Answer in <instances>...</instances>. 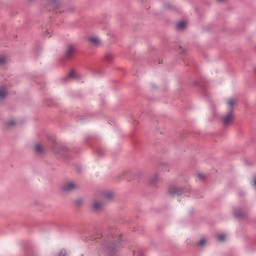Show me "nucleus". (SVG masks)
<instances>
[{
	"label": "nucleus",
	"mask_w": 256,
	"mask_h": 256,
	"mask_svg": "<svg viewBox=\"0 0 256 256\" xmlns=\"http://www.w3.org/2000/svg\"><path fill=\"white\" fill-rule=\"evenodd\" d=\"M113 199V193L112 192H105L102 195V201L101 200H94L92 203V209L93 211H102L103 207H105V203L107 201H111Z\"/></svg>",
	"instance_id": "f257e3e1"
},
{
	"label": "nucleus",
	"mask_w": 256,
	"mask_h": 256,
	"mask_svg": "<svg viewBox=\"0 0 256 256\" xmlns=\"http://www.w3.org/2000/svg\"><path fill=\"white\" fill-rule=\"evenodd\" d=\"M237 104V98H230L227 101L229 113L222 118L223 125H231L233 122V107Z\"/></svg>",
	"instance_id": "f03ea898"
},
{
	"label": "nucleus",
	"mask_w": 256,
	"mask_h": 256,
	"mask_svg": "<svg viewBox=\"0 0 256 256\" xmlns=\"http://www.w3.org/2000/svg\"><path fill=\"white\" fill-rule=\"evenodd\" d=\"M168 193L171 195V197H177L183 193V189L177 186H171L168 190Z\"/></svg>",
	"instance_id": "7ed1b4c3"
},
{
	"label": "nucleus",
	"mask_w": 256,
	"mask_h": 256,
	"mask_svg": "<svg viewBox=\"0 0 256 256\" xmlns=\"http://www.w3.org/2000/svg\"><path fill=\"white\" fill-rule=\"evenodd\" d=\"M74 189H77V184L73 182H67L63 185V191H66L69 193V191H74Z\"/></svg>",
	"instance_id": "20e7f679"
},
{
	"label": "nucleus",
	"mask_w": 256,
	"mask_h": 256,
	"mask_svg": "<svg viewBox=\"0 0 256 256\" xmlns=\"http://www.w3.org/2000/svg\"><path fill=\"white\" fill-rule=\"evenodd\" d=\"M76 48L73 45H68L66 48V57L71 58L75 55Z\"/></svg>",
	"instance_id": "39448f33"
},
{
	"label": "nucleus",
	"mask_w": 256,
	"mask_h": 256,
	"mask_svg": "<svg viewBox=\"0 0 256 256\" xmlns=\"http://www.w3.org/2000/svg\"><path fill=\"white\" fill-rule=\"evenodd\" d=\"M52 3H55L56 13H61V10L65 8L63 4L59 0H49Z\"/></svg>",
	"instance_id": "423d86ee"
},
{
	"label": "nucleus",
	"mask_w": 256,
	"mask_h": 256,
	"mask_svg": "<svg viewBox=\"0 0 256 256\" xmlns=\"http://www.w3.org/2000/svg\"><path fill=\"white\" fill-rule=\"evenodd\" d=\"M89 41L95 47L99 46V44L101 43V39H99L98 37H91L89 38Z\"/></svg>",
	"instance_id": "0eeeda50"
},
{
	"label": "nucleus",
	"mask_w": 256,
	"mask_h": 256,
	"mask_svg": "<svg viewBox=\"0 0 256 256\" xmlns=\"http://www.w3.org/2000/svg\"><path fill=\"white\" fill-rule=\"evenodd\" d=\"M157 181H159V174H155L154 176H152L150 178V185H155V183H157Z\"/></svg>",
	"instance_id": "6e6552de"
},
{
	"label": "nucleus",
	"mask_w": 256,
	"mask_h": 256,
	"mask_svg": "<svg viewBox=\"0 0 256 256\" xmlns=\"http://www.w3.org/2000/svg\"><path fill=\"white\" fill-rule=\"evenodd\" d=\"M186 27H187V23L186 22L181 21V22L177 23V28L178 29H185Z\"/></svg>",
	"instance_id": "1a4fd4ad"
},
{
	"label": "nucleus",
	"mask_w": 256,
	"mask_h": 256,
	"mask_svg": "<svg viewBox=\"0 0 256 256\" xmlns=\"http://www.w3.org/2000/svg\"><path fill=\"white\" fill-rule=\"evenodd\" d=\"M7 97V91L4 88H0V99Z\"/></svg>",
	"instance_id": "9d476101"
},
{
	"label": "nucleus",
	"mask_w": 256,
	"mask_h": 256,
	"mask_svg": "<svg viewBox=\"0 0 256 256\" xmlns=\"http://www.w3.org/2000/svg\"><path fill=\"white\" fill-rule=\"evenodd\" d=\"M35 151L36 153H43V146H41V144H36Z\"/></svg>",
	"instance_id": "9b49d317"
},
{
	"label": "nucleus",
	"mask_w": 256,
	"mask_h": 256,
	"mask_svg": "<svg viewBox=\"0 0 256 256\" xmlns=\"http://www.w3.org/2000/svg\"><path fill=\"white\" fill-rule=\"evenodd\" d=\"M5 63H7V57L0 56V65H5Z\"/></svg>",
	"instance_id": "f8f14e48"
},
{
	"label": "nucleus",
	"mask_w": 256,
	"mask_h": 256,
	"mask_svg": "<svg viewBox=\"0 0 256 256\" xmlns=\"http://www.w3.org/2000/svg\"><path fill=\"white\" fill-rule=\"evenodd\" d=\"M69 79H76L77 77V72L75 71H72L70 72V74L68 75Z\"/></svg>",
	"instance_id": "ddd939ff"
},
{
	"label": "nucleus",
	"mask_w": 256,
	"mask_h": 256,
	"mask_svg": "<svg viewBox=\"0 0 256 256\" xmlns=\"http://www.w3.org/2000/svg\"><path fill=\"white\" fill-rule=\"evenodd\" d=\"M217 239H218V241L223 242V241H225L226 237L224 236V234H219L217 236Z\"/></svg>",
	"instance_id": "4468645a"
},
{
	"label": "nucleus",
	"mask_w": 256,
	"mask_h": 256,
	"mask_svg": "<svg viewBox=\"0 0 256 256\" xmlns=\"http://www.w3.org/2000/svg\"><path fill=\"white\" fill-rule=\"evenodd\" d=\"M205 243H207V238H202V239L199 241L200 247H203V245H205Z\"/></svg>",
	"instance_id": "2eb2a0df"
},
{
	"label": "nucleus",
	"mask_w": 256,
	"mask_h": 256,
	"mask_svg": "<svg viewBox=\"0 0 256 256\" xmlns=\"http://www.w3.org/2000/svg\"><path fill=\"white\" fill-rule=\"evenodd\" d=\"M13 125H16L15 120H10V121L8 122V127H13Z\"/></svg>",
	"instance_id": "dca6fc26"
},
{
	"label": "nucleus",
	"mask_w": 256,
	"mask_h": 256,
	"mask_svg": "<svg viewBox=\"0 0 256 256\" xmlns=\"http://www.w3.org/2000/svg\"><path fill=\"white\" fill-rule=\"evenodd\" d=\"M59 256H67V252L65 250H61Z\"/></svg>",
	"instance_id": "f3484780"
},
{
	"label": "nucleus",
	"mask_w": 256,
	"mask_h": 256,
	"mask_svg": "<svg viewBox=\"0 0 256 256\" xmlns=\"http://www.w3.org/2000/svg\"><path fill=\"white\" fill-rule=\"evenodd\" d=\"M198 179H200V180L205 179V174H198Z\"/></svg>",
	"instance_id": "a211bd4d"
},
{
	"label": "nucleus",
	"mask_w": 256,
	"mask_h": 256,
	"mask_svg": "<svg viewBox=\"0 0 256 256\" xmlns=\"http://www.w3.org/2000/svg\"><path fill=\"white\" fill-rule=\"evenodd\" d=\"M235 217H237L239 219V218L243 217V213L237 214V212H235Z\"/></svg>",
	"instance_id": "6ab92c4d"
},
{
	"label": "nucleus",
	"mask_w": 256,
	"mask_h": 256,
	"mask_svg": "<svg viewBox=\"0 0 256 256\" xmlns=\"http://www.w3.org/2000/svg\"><path fill=\"white\" fill-rule=\"evenodd\" d=\"M218 1H223V0H218Z\"/></svg>",
	"instance_id": "aec40b11"
}]
</instances>
